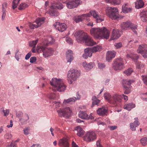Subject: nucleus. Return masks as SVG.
<instances>
[{"mask_svg":"<svg viewBox=\"0 0 147 147\" xmlns=\"http://www.w3.org/2000/svg\"><path fill=\"white\" fill-rule=\"evenodd\" d=\"M92 35L95 38L108 39L110 36V32L105 27L101 28H93L90 30Z\"/></svg>","mask_w":147,"mask_h":147,"instance_id":"nucleus-1","label":"nucleus"},{"mask_svg":"<svg viewBox=\"0 0 147 147\" xmlns=\"http://www.w3.org/2000/svg\"><path fill=\"white\" fill-rule=\"evenodd\" d=\"M50 82L51 85L53 86V90L61 92L65 90L66 86L61 79L53 78Z\"/></svg>","mask_w":147,"mask_h":147,"instance_id":"nucleus-2","label":"nucleus"},{"mask_svg":"<svg viewBox=\"0 0 147 147\" xmlns=\"http://www.w3.org/2000/svg\"><path fill=\"white\" fill-rule=\"evenodd\" d=\"M118 9L115 7H109L106 10V13L110 18L113 20H118L121 16L118 14Z\"/></svg>","mask_w":147,"mask_h":147,"instance_id":"nucleus-3","label":"nucleus"},{"mask_svg":"<svg viewBox=\"0 0 147 147\" xmlns=\"http://www.w3.org/2000/svg\"><path fill=\"white\" fill-rule=\"evenodd\" d=\"M80 75V73L76 69H71L68 72L67 75L68 82L70 84H71L72 81L75 80Z\"/></svg>","mask_w":147,"mask_h":147,"instance_id":"nucleus-4","label":"nucleus"},{"mask_svg":"<svg viewBox=\"0 0 147 147\" xmlns=\"http://www.w3.org/2000/svg\"><path fill=\"white\" fill-rule=\"evenodd\" d=\"M112 67L115 70H120L123 68L124 62L121 58H117L113 61Z\"/></svg>","mask_w":147,"mask_h":147,"instance_id":"nucleus-5","label":"nucleus"},{"mask_svg":"<svg viewBox=\"0 0 147 147\" xmlns=\"http://www.w3.org/2000/svg\"><path fill=\"white\" fill-rule=\"evenodd\" d=\"M121 29L123 30H127L129 28H130L136 34H137V32L136 30L137 29V26L129 21L124 22L121 24Z\"/></svg>","mask_w":147,"mask_h":147,"instance_id":"nucleus-6","label":"nucleus"},{"mask_svg":"<svg viewBox=\"0 0 147 147\" xmlns=\"http://www.w3.org/2000/svg\"><path fill=\"white\" fill-rule=\"evenodd\" d=\"M76 40L78 42L84 41L87 38L88 35L87 33L84 32L83 31H78L74 34Z\"/></svg>","mask_w":147,"mask_h":147,"instance_id":"nucleus-7","label":"nucleus"},{"mask_svg":"<svg viewBox=\"0 0 147 147\" xmlns=\"http://www.w3.org/2000/svg\"><path fill=\"white\" fill-rule=\"evenodd\" d=\"M76 40L78 42L84 41L87 38L88 35L87 33L84 32L83 31H78L74 34Z\"/></svg>","mask_w":147,"mask_h":147,"instance_id":"nucleus-8","label":"nucleus"},{"mask_svg":"<svg viewBox=\"0 0 147 147\" xmlns=\"http://www.w3.org/2000/svg\"><path fill=\"white\" fill-rule=\"evenodd\" d=\"M71 112V110L70 109L69 107H67L64 109H60L57 111L60 117L67 118L69 117Z\"/></svg>","mask_w":147,"mask_h":147,"instance_id":"nucleus-9","label":"nucleus"},{"mask_svg":"<svg viewBox=\"0 0 147 147\" xmlns=\"http://www.w3.org/2000/svg\"><path fill=\"white\" fill-rule=\"evenodd\" d=\"M81 2L80 0H68L66 2V6L69 9H74L77 7Z\"/></svg>","mask_w":147,"mask_h":147,"instance_id":"nucleus-10","label":"nucleus"},{"mask_svg":"<svg viewBox=\"0 0 147 147\" xmlns=\"http://www.w3.org/2000/svg\"><path fill=\"white\" fill-rule=\"evenodd\" d=\"M137 52L141 54L144 58L147 59V45L143 44L139 45Z\"/></svg>","mask_w":147,"mask_h":147,"instance_id":"nucleus-11","label":"nucleus"},{"mask_svg":"<svg viewBox=\"0 0 147 147\" xmlns=\"http://www.w3.org/2000/svg\"><path fill=\"white\" fill-rule=\"evenodd\" d=\"M90 13V15L93 16L96 19L97 22H100L104 20V17L103 16L99 15L98 12L95 10L91 11Z\"/></svg>","mask_w":147,"mask_h":147,"instance_id":"nucleus-12","label":"nucleus"},{"mask_svg":"<svg viewBox=\"0 0 147 147\" xmlns=\"http://www.w3.org/2000/svg\"><path fill=\"white\" fill-rule=\"evenodd\" d=\"M45 20L44 18H38L36 19L35 23L36 24H34L32 23H30L29 26L31 29H33L35 28H37L40 26L43 23Z\"/></svg>","mask_w":147,"mask_h":147,"instance_id":"nucleus-13","label":"nucleus"},{"mask_svg":"<svg viewBox=\"0 0 147 147\" xmlns=\"http://www.w3.org/2000/svg\"><path fill=\"white\" fill-rule=\"evenodd\" d=\"M96 135L95 133L93 132H88L85 134L84 139L88 142L93 141L96 138Z\"/></svg>","mask_w":147,"mask_h":147,"instance_id":"nucleus-14","label":"nucleus"},{"mask_svg":"<svg viewBox=\"0 0 147 147\" xmlns=\"http://www.w3.org/2000/svg\"><path fill=\"white\" fill-rule=\"evenodd\" d=\"M54 27L58 30L63 32L67 29V25L64 23H60L59 22H56L53 24Z\"/></svg>","mask_w":147,"mask_h":147,"instance_id":"nucleus-15","label":"nucleus"},{"mask_svg":"<svg viewBox=\"0 0 147 147\" xmlns=\"http://www.w3.org/2000/svg\"><path fill=\"white\" fill-rule=\"evenodd\" d=\"M121 95L115 94L112 96V98L110 101L111 104H115L121 101Z\"/></svg>","mask_w":147,"mask_h":147,"instance_id":"nucleus-16","label":"nucleus"},{"mask_svg":"<svg viewBox=\"0 0 147 147\" xmlns=\"http://www.w3.org/2000/svg\"><path fill=\"white\" fill-rule=\"evenodd\" d=\"M58 144L61 147H69L68 140L66 138L61 139L59 140Z\"/></svg>","mask_w":147,"mask_h":147,"instance_id":"nucleus-17","label":"nucleus"},{"mask_svg":"<svg viewBox=\"0 0 147 147\" xmlns=\"http://www.w3.org/2000/svg\"><path fill=\"white\" fill-rule=\"evenodd\" d=\"M135 121L133 123H130V127L132 131H135L136 130V127L138 126L140 124L139 122L138 118H135Z\"/></svg>","mask_w":147,"mask_h":147,"instance_id":"nucleus-18","label":"nucleus"},{"mask_svg":"<svg viewBox=\"0 0 147 147\" xmlns=\"http://www.w3.org/2000/svg\"><path fill=\"white\" fill-rule=\"evenodd\" d=\"M53 52L52 48H48L45 47L44 50L43 51V55L45 57H48L51 56Z\"/></svg>","mask_w":147,"mask_h":147,"instance_id":"nucleus-19","label":"nucleus"},{"mask_svg":"<svg viewBox=\"0 0 147 147\" xmlns=\"http://www.w3.org/2000/svg\"><path fill=\"white\" fill-rule=\"evenodd\" d=\"M116 55V53L115 51H108L107 53L106 57V60L108 61H110L113 58H114Z\"/></svg>","mask_w":147,"mask_h":147,"instance_id":"nucleus-20","label":"nucleus"},{"mask_svg":"<svg viewBox=\"0 0 147 147\" xmlns=\"http://www.w3.org/2000/svg\"><path fill=\"white\" fill-rule=\"evenodd\" d=\"M121 34L118 30H113L112 34L111 37V39L114 40L118 39L120 36Z\"/></svg>","mask_w":147,"mask_h":147,"instance_id":"nucleus-21","label":"nucleus"},{"mask_svg":"<svg viewBox=\"0 0 147 147\" xmlns=\"http://www.w3.org/2000/svg\"><path fill=\"white\" fill-rule=\"evenodd\" d=\"M73 54L72 51L70 50H68L66 52V56L67 62L70 63L73 60Z\"/></svg>","mask_w":147,"mask_h":147,"instance_id":"nucleus-22","label":"nucleus"},{"mask_svg":"<svg viewBox=\"0 0 147 147\" xmlns=\"http://www.w3.org/2000/svg\"><path fill=\"white\" fill-rule=\"evenodd\" d=\"M92 53L90 48L86 49L84 50V53L83 55V57L85 59H86L88 57H90L92 55Z\"/></svg>","mask_w":147,"mask_h":147,"instance_id":"nucleus-23","label":"nucleus"},{"mask_svg":"<svg viewBox=\"0 0 147 147\" xmlns=\"http://www.w3.org/2000/svg\"><path fill=\"white\" fill-rule=\"evenodd\" d=\"M84 41L85 42L86 45L88 46H92L96 44V43L88 35L87 36V38Z\"/></svg>","mask_w":147,"mask_h":147,"instance_id":"nucleus-24","label":"nucleus"},{"mask_svg":"<svg viewBox=\"0 0 147 147\" xmlns=\"http://www.w3.org/2000/svg\"><path fill=\"white\" fill-rule=\"evenodd\" d=\"M82 65L86 70H88L93 67L94 65V62L88 63L86 62H84L82 63Z\"/></svg>","mask_w":147,"mask_h":147,"instance_id":"nucleus-25","label":"nucleus"},{"mask_svg":"<svg viewBox=\"0 0 147 147\" xmlns=\"http://www.w3.org/2000/svg\"><path fill=\"white\" fill-rule=\"evenodd\" d=\"M2 12L3 14L2 16V20H4L6 16V9L7 8V4L6 2H5L2 4Z\"/></svg>","mask_w":147,"mask_h":147,"instance_id":"nucleus-26","label":"nucleus"},{"mask_svg":"<svg viewBox=\"0 0 147 147\" xmlns=\"http://www.w3.org/2000/svg\"><path fill=\"white\" fill-rule=\"evenodd\" d=\"M80 98V96L78 94V93H77V97H73L70 98L66 100H64L63 102V104H66V103H69L71 102H74L76 100H79Z\"/></svg>","mask_w":147,"mask_h":147,"instance_id":"nucleus-27","label":"nucleus"},{"mask_svg":"<svg viewBox=\"0 0 147 147\" xmlns=\"http://www.w3.org/2000/svg\"><path fill=\"white\" fill-rule=\"evenodd\" d=\"M135 7L137 9L141 8L144 5V3L142 0H137L135 3Z\"/></svg>","mask_w":147,"mask_h":147,"instance_id":"nucleus-28","label":"nucleus"},{"mask_svg":"<svg viewBox=\"0 0 147 147\" xmlns=\"http://www.w3.org/2000/svg\"><path fill=\"white\" fill-rule=\"evenodd\" d=\"M139 55L136 54H127L126 55V57L127 58H131L134 62L137 61L139 58Z\"/></svg>","mask_w":147,"mask_h":147,"instance_id":"nucleus-29","label":"nucleus"},{"mask_svg":"<svg viewBox=\"0 0 147 147\" xmlns=\"http://www.w3.org/2000/svg\"><path fill=\"white\" fill-rule=\"evenodd\" d=\"M75 130L77 131V134L80 137H82L84 134V131L80 126L76 127L75 128Z\"/></svg>","mask_w":147,"mask_h":147,"instance_id":"nucleus-30","label":"nucleus"},{"mask_svg":"<svg viewBox=\"0 0 147 147\" xmlns=\"http://www.w3.org/2000/svg\"><path fill=\"white\" fill-rule=\"evenodd\" d=\"M107 110L104 108H99L97 111V113L100 115L103 116L106 114Z\"/></svg>","mask_w":147,"mask_h":147,"instance_id":"nucleus-31","label":"nucleus"},{"mask_svg":"<svg viewBox=\"0 0 147 147\" xmlns=\"http://www.w3.org/2000/svg\"><path fill=\"white\" fill-rule=\"evenodd\" d=\"M29 119L28 115L26 114L23 115L21 118H20V121L22 124H24Z\"/></svg>","mask_w":147,"mask_h":147,"instance_id":"nucleus-32","label":"nucleus"},{"mask_svg":"<svg viewBox=\"0 0 147 147\" xmlns=\"http://www.w3.org/2000/svg\"><path fill=\"white\" fill-rule=\"evenodd\" d=\"M140 15L142 21L144 22H147V10L142 12Z\"/></svg>","mask_w":147,"mask_h":147,"instance_id":"nucleus-33","label":"nucleus"},{"mask_svg":"<svg viewBox=\"0 0 147 147\" xmlns=\"http://www.w3.org/2000/svg\"><path fill=\"white\" fill-rule=\"evenodd\" d=\"M132 10V9L129 7L127 4H125L122 6V11L124 13L130 12Z\"/></svg>","mask_w":147,"mask_h":147,"instance_id":"nucleus-34","label":"nucleus"},{"mask_svg":"<svg viewBox=\"0 0 147 147\" xmlns=\"http://www.w3.org/2000/svg\"><path fill=\"white\" fill-rule=\"evenodd\" d=\"M135 107V104L132 103H129L127 104H125L124 107V108L125 109L129 111L131 109L133 108H134Z\"/></svg>","mask_w":147,"mask_h":147,"instance_id":"nucleus-35","label":"nucleus"},{"mask_svg":"<svg viewBox=\"0 0 147 147\" xmlns=\"http://www.w3.org/2000/svg\"><path fill=\"white\" fill-rule=\"evenodd\" d=\"M79 117L82 119H86L88 118V115L85 112L81 111L80 112Z\"/></svg>","mask_w":147,"mask_h":147,"instance_id":"nucleus-36","label":"nucleus"},{"mask_svg":"<svg viewBox=\"0 0 147 147\" xmlns=\"http://www.w3.org/2000/svg\"><path fill=\"white\" fill-rule=\"evenodd\" d=\"M49 13L51 16H56L59 15V12L56 10L53 9L49 10Z\"/></svg>","mask_w":147,"mask_h":147,"instance_id":"nucleus-37","label":"nucleus"},{"mask_svg":"<svg viewBox=\"0 0 147 147\" xmlns=\"http://www.w3.org/2000/svg\"><path fill=\"white\" fill-rule=\"evenodd\" d=\"M92 52L93 53H96L97 51H101V47L99 45H96L93 47L90 48Z\"/></svg>","mask_w":147,"mask_h":147,"instance_id":"nucleus-38","label":"nucleus"},{"mask_svg":"<svg viewBox=\"0 0 147 147\" xmlns=\"http://www.w3.org/2000/svg\"><path fill=\"white\" fill-rule=\"evenodd\" d=\"M106 3H110L112 4L119 5L121 3L120 0H105Z\"/></svg>","mask_w":147,"mask_h":147,"instance_id":"nucleus-39","label":"nucleus"},{"mask_svg":"<svg viewBox=\"0 0 147 147\" xmlns=\"http://www.w3.org/2000/svg\"><path fill=\"white\" fill-rule=\"evenodd\" d=\"M134 62L135 63L136 67L137 69H140L144 68L145 67V65L140 62H138L137 61Z\"/></svg>","mask_w":147,"mask_h":147,"instance_id":"nucleus-40","label":"nucleus"},{"mask_svg":"<svg viewBox=\"0 0 147 147\" xmlns=\"http://www.w3.org/2000/svg\"><path fill=\"white\" fill-rule=\"evenodd\" d=\"M84 19V18L82 17L81 15L76 17L74 18V20L76 23H78L80 22H82Z\"/></svg>","mask_w":147,"mask_h":147,"instance_id":"nucleus-41","label":"nucleus"},{"mask_svg":"<svg viewBox=\"0 0 147 147\" xmlns=\"http://www.w3.org/2000/svg\"><path fill=\"white\" fill-rule=\"evenodd\" d=\"M20 0H13L12 2V8L14 9L16 8Z\"/></svg>","mask_w":147,"mask_h":147,"instance_id":"nucleus-42","label":"nucleus"},{"mask_svg":"<svg viewBox=\"0 0 147 147\" xmlns=\"http://www.w3.org/2000/svg\"><path fill=\"white\" fill-rule=\"evenodd\" d=\"M28 5L25 3H21L18 7V9L20 10H22L24 9L27 7Z\"/></svg>","mask_w":147,"mask_h":147,"instance_id":"nucleus-43","label":"nucleus"},{"mask_svg":"<svg viewBox=\"0 0 147 147\" xmlns=\"http://www.w3.org/2000/svg\"><path fill=\"white\" fill-rule=\"evenodd\" d=\"M38 39L35 40H32L29 43V45L33 48H35L36 46L38 43Z\"/></svg>","mask_w":147,"mask_h":147,"instance_id":"nucleus-44","label":"nucleus"},{"mask_svg":"<svg viewBox=\"0 0 147 147\" xmlns=\"http://www.w3.org/2000/svg\"><path fill=\"white\" fill-rule=\"evenodd\" d=\"M133 71V69L131 68H129L124 71V73L127 76L130 75Z\"/></svg>","mask_w":147,"mask_h":147,"instance_id":"nucleus-45","label":"nucleus"},{"mask_svg":"<svg viewBox=\"0 0 147 147\" xmlns=\"http://www.w3.org/2000/svg\"><path fill=\"white\" fill-rule=\"evenodd\" d=\"M123 87L124 88V93L125 94H129L130 92V90L129 89V88L127 87L125 85H123Z\"/></svg>","mask_w":147,"mask_h":147,"instance_id":"nucleus-46","label":"nucleus"},{"mask_svg":"<svg viewBox=\"0 0 147 147\" xmlns=\"http://www.w3.org/2000/svg\"><path fill=\"white\" fill-rule=\"evenodd\" d=\"M141 142L143 146H146L147 144V138L144 137L141 139Z\"/></svg>","mask_w":147,"mask_h":147,"instance_id":"nucleus-47","label":"nucleus"},{"mask_svg":"<svg viewBox=\"0 0 147 147\" xmlns=\"http://www.w3.org/2000/svg\"><path fill=\"white\" fill-rule=\"evenodd\" d=\"M138 42L137 40H136V41L131 40H130L129 42L128 46L129 48H132V47H133L134 46V44Z\"/></svg>","mask_w":147,"mask_h":147,"instance_id":"nucleus-48","label":"nucleus"},{"mask_svg":"<svg viewBox=\"0 0 147 147\" xmlns=\"http://www.w3.org/2000/svg\"><path fill=\"white\" fill-rule=\"evenodd\" d=\"M45 48V47L43 46H38L36 51L38 53H41L42 51L43 52V51L44 50Z\"/></svg>","mask_w":147,"mask_h":147,"instance_id":"nucleus-49","label":"nucleus"},{"mask_svg":"<svg viewBox=\"0 0 147 147\" xmlns=\"http://www.w3.org/2000/svg\"><path fill=\"white\" fill-rule=\"evenodd\" d=\"M104 97L106 99L109 100L110 102V101L111 99V96L110 94L107 93H105Z\"/></svg>","mask_w":147,"mask_h":147,"instance_id":"nucleus-50","label":"nucleus"},{"mask_svg":"<svg viewBox=\"0 0 147 147\" xmlns=\"http://www.w3.org/2000/svg\"><path fill=\"white\" fill-rule=\"evenodd\" d=\"M142 80L144 83L147 86V75H142Z\"/></svg>","mask_w":147,"mask_h":147,"instance_id":"nucleus-51","label":"nucleus"},{"mask_svg":"<svg viewBox=\"0 0 147 147\" xmlns=\"http://www.w3.org/2000/svg\"><path fill=\"white\" fill-rule=\"evenodd\" d=\"M56 7L58 9H61L63 8V6L62 3H57L56 5Z\"/></svg>","mask_w":147,"mask_h":147,"instance_id":"nucleus-52","label":"nucleus"},{"mask_svg":"<svg viewBox=\"0 0 147 147\" xmlns=\"http://www.w3.org/2000/svg\"><path fill=\"white\" fill-rule=\"evenodd\" d=\"M115 46L117 49L120 48L122 47V44L121 42L116 43L114 45Z\"/></svg>","mask_w":147,"mask_h":147,"instance_id":"nucleus-53","label":"nucleus"},{"mask_svg":"<svg viewBox=\"0 0 147 147\" xmlns=\"http://www.w3.org/2000/svg\"><path fill=\"white\" fill-rule=\"evenodd\" d=\"M23 115V113L21 112H18L16 113V116L17 117H18L19 119L22 117Z\"/></svg>","mask_w":147,"mask_h":147,"instance_id":"nucleus-54","label":"nucleus"},{"mask_svg":"<svg viewBox=\"0 0 147 147\" xmlns=\"http://www.w3.org/2000/svg\"><path fill=\"white\" fill-rule=\"evenodd\" d=\"M98 66L99 68L100 69H102L105 67L106 65L104 63H98Z\"/></svg>","mask_w":147,"mask_h":147,"instance_id":"nucleus-55","label":"nucleus"},{"mask_svg":"<svg viewBox=\"0 0 147 147\" xmlns=\"http://www.w3.org/2000/svg\"><path fill=\"white\" fill-rule=\"evenodd\" d=\"M100 102V100L98 99H96L95 100L93 101L92 102V107L95 105H98L99 103Z\"/></svg>","mask_w":147,"mask_h":147,"instance_id":"nucleus-56","label":"nucleus"},{"mask_svg":"<svg viewBox=\"0 0 147 147\" xmlns=\"http://www.w3.org/2000/svg\"><path fill=\"white\" fill-rule=\"evenodd\" d=\"M29 130V127H27L25 128H24L23 130V131L24 132V134L26 135H28V131Z\"/></svg>","mask_w":147,"mask_h":147,"instance_id":"nucleus-57","label":"nucleus"},{"mask_svg":"<svg viewBox=\"0 0 147 147\" xmlns=\"http://www.w3.org/2000/svg\"><path fill=\"white\" fill-rule=\"evenodd\" d=\"M36 60V57H32L30 58V62L31 63H33L35 62Z\"/></svg>","mask_w":147,"mask_h":147,"instance_id":"nucleus-58","label":"nucleus"},{"mask_svg":"<svg viewBox=\"0 0 147 147\" xmlns=\"http://www.w3.org/2000/svg\"><path fill=\"white\" fill-rule=\"evenodd\" d=\"M11 135L9 133H6L5 135V137L7 139H9L11 138Z\"/></svg>","mask_w":147,"mask_h":147,"instance_id":"nucleus-59","label":"nucleus"},{"mask_svg":"<svg viewBox=\"0 0 147 147\" xmlns=\"http://www.w3.org/2000/svg\"><path fill=\"white\" fill-rule=\"evenodd\" d=\"M3 111L4 113V115L5 116H7L9 114V110L8 109L6 110H3Z\"/></svg>","mask_w":147,"mask_h":147,"instance_id":"nucleus-60","label":"nucleus"},{"mask_svg":"<svg viewBox=\"0 0 147 147\" xmlns=\"http://www.w3.org/2000/svg\"><path fill=\"white\" fill-rule=\"evenodd\" d=\"M10 146L13 147H17V146L16 145V144L15 143V142H11L10 145H8L7 146V147H10Z\"/></svg>","mask_w":147,"mask_h":147,"instance_id":"nucleus-61","label":"nucleus"},{"mask_svg":"<svg viewBox=\"0 0 147 147\" xmlns=\"http://www.w3.org/2000/svg\"><path fill=\"white\" fill-rule=\"evenodd\" d=\"M32 55V53L31 52L28 53L25 56V59L26 60L28 59Z\"/></svg>","mask_w":147,"mask_h":147,"instance_id":"nucleus-62","label":"nucleus"},{"mask_svg":"<svg viewBox=\"0 0 147 147\" xmlns=\"http://www.w3.org/2000/svg\"><path fill=\"white\" fill-rule=\"evenodd\" d=\"M121 98H123L124 99L125 101H127L128 100V97L127 96L123 94L121 95Z\"/></svg>","mask_w":147,"mask_h":147,"instance_id":"nucleus-63","label":"nucleus"},{"mask_svg":"<svg viewBox=\"0 0 147 147\" xmlns=\"http://www.w3.org/2000/svg\"><path fill=\"white\" fill-rule=\"evenodd\" d=\"M100 140H98L96 142L97 147H103L100 144Z\"/></svg>","mask_w":147,"mask_h":147,"instance_id":"nucleus-64","label":"nucleus"}]
</instances>
